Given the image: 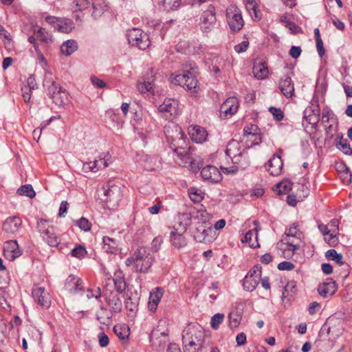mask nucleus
I'll return each instance as SVG.
<instances>
[{"mask_svg":"<svg viewBox=\"0 0 352 352\" xmlns=\"http://www.w3.org/2000/svg\"><path fill=\"white\" fill-rule=\"evenodd\" d=\"M93 12L92 16L97 19L100 17L107 9L105 0H92Z\"/></svg>","mask_w":352,"mask_h":352,"instance_id":"nucleus-30","label":"nucleus"},{"mask_svg":"<svg viewBox=\"0 0 352 352\" xmlns=\"http://www.w3.org/2000/svg\"><path fill=\"white\" fill-rule=\"evenodd\" d=\"M164 294V288L157 287L153 289L150 292L148 308L149 311L155 312L159 302Z\"/></svg>","mask_w":352,"mask_h":352,"instance_id":"nucleus-19","label":"nucleus"},{"mask_svg":"<svg viewBox=\"0 0 352 352\" xmlns=\"http://www.w3.org/2000/svg\"><path fill=\"white\" fill-rule=\"evenodd\" d=\"M96 161L98 162V164H101V168H104L111 163V155L109 153H103Z\"/></svg>","mask_w":352,"mask_h":352,"instance_id":"nucleus-53","label":"nucleus"},{"mask_svg":"<svg viewBox=\"0 0 352 352\" xmlns=\"http://www.w3.org/2000/svg\"><path fill=\"white\" fill-rule=\"evenodd\" d=\"M22 220L17 216H12L8 217L2 225V230L10 235L17 233L21 226Z\"/></svg>","mask_w":352,"mask_h":352,"instance_id":"nucleus-14","label":"nucleus"},{"mask_svg":"<svg viewBox=\"0 0 352 352\" xmlns=\"http://www.w3.org/2000/svg\"><path fill=\"white\" fill-rule=\"evenodd\" d=\"M113 283L115 289L118 293L122 294L125 291L126 283L125 282L124 276L121 275V273H120L119 275L116 276V277L113 278Z\"/></svg>","mask_w":352,"mask_h":352,"instance_id":"nucleus-45","label":"nucleus"},{"mask_svg":"<svg viewBox=\"0 0 352 352\" xmlns=\"http://www.w3.org/2000/svg\"><path fill=\"white\" fill-rule=\"evenodd\" d=\"M261 269L259 265H255L253 268L248 272L247 275H251V276L261 278L262 274Z\"/></svg>","mask_w":352,"mask_h":352,"instance_id":"nucleus-64","label":"nucleus"},{"mask_svg":"<svg viewBox=\"0 0 352 352\" xmlns=\"http://www.w3.org/2000/svg\"><path fill=\"white\" fill-rule=\"evenodd\" d=\"M177 102L171 99H166L158 107V110L161 113H164L166 119H172L177 115Z\"/></svg>","mask_w":352,"mask_h":352,"instance_id":"nucleus-16","label":"nucleus"},{"mask_svg":"<svg viewBox=\"0 0 352 352\" xmlns=\"http://www.w3.org/2000/svg\"><path fill=\"white\" fill-rule=\"evenodd\" d=\"M53 226H50L49 221L44 219H40L37 221V229L41 236L45 234Z\"/></svg>","mask_w":352,"mask_h":352,"instance_id":"nucleus-51","label":"nucleus"},{"mask_svg":"<svg viewBox=\"0 0 352 352\" xmlns=\"http://www.w3.org/2000/svg\"><path fill=\"white\" fill-rule=\"evenodd\" d=\"M153 80H144L143 82H140L138 85V90L142 93H146L153 89Z\"/></svg>","mask_w":352,"mask_h":352,"instance_id":"nucleus-57","label":"nucleus"},{"mask_svg":"<svg viewBox=\"0 0 352 352\" xmlns=\"http://www.w3.org/2000/svg\"><path fill=\"white\" fill-rule=\"evenodd\" d=\"M287 242L285 243L287 247L284 249L283 254L284 258H291L296 250H298L300 248L298 244H294V241H291L285 239Z\"/></svg>","mask_w":352,"mask_h":352,"instance_id":"nucleus-40","label":"nucleus"},{"mask_svg":"<svg viewBox=\"0 0 352 352\" xmlns=\"http://www.w3.org/2000/svg\"><path fill=\"white\" fill-rule=\"evenodd\" d=\"M228 25L233 31L240 30L243 25V19L241 11L236 7L229 8L226 13Z\"/></svg>","mask_w":352,"mask_h":352,"instance_id":"nucleus-8","label":"nucleus"},{"mask_svg":"<svg viewBox=\"0 0 352 352\" xmlns=\"http://www.w3.org/2000/svg\"><path fill=\"white\" fill-rule=\"evenodd\" d=\"M188 194L190 199L193 202H200L203 199V197L201 194L197 193V190L194 188H191L188 190Z\"/></svg>","mask_w":352,"mask_h":352,"instance_id":"nucleus-60","label":"nucleus"},{"mask_svg":"<svg viewBox=\"0 0 352 352\" xmlns=\"http://www.w3.org/2000/svg\"><path fill=\"white\" fill-rule=\"evenodd\" d=\"M54 104L58 106H63L68 102V94L62 87L54 94L51 98Z\"/></svg>","mask_w":352,"mask_h":352,"instance_id":"nucleus-31","label":"nucleus"},{"mask_svg":"<svg viewBox=\"0 0 352 352\" xmlns=\"http://www.w3.org/2000/svg\"><path fill=\"white\" fill-rule=\"evenodd\" d=\"M279 89L286 98H291L294 94V85L292 78L285 76L279 82Z\"/></svg>","mask_w":352,"mask_h":352,"instance_id":"nucleus-23","label":"nucleus"},{"mask_svg":"<svg viewBox=\"0 0 352 352\" xmlns=\"http://www.w3.org/2000/svg\"><path fill=\"white\" fill-rule=\"evenodd\" d=\"M32 297L38 305L48 308L51 305L50 294L45 290L44 287L36 286L32 292Z\"/></svg>","mask_w":352,"mask_h":352,"instance_id":"nucleus-11","label":"nucleus"},{"mask_svg":"<svg viewBox=\"0 0 352 352\" xmlns=\"http://www.w3.org/2000/svg\"><path fill=\"white\" fill-rule=\"evenodd\" d=\"M239 107V102L236 97L228 98L221 106L220 111L224 113L226 116H232Z\"/></svg>","mask_w":352,"mask_h":352,"instance_id":"nucleus-22","label":"nucleus"},{"mask_svg":"<svg viewBox=\"0 0 352 352\" xmlns=\"http://www.w3.org/2000/svg\"><path fill=\"white\" fill-rule=\"evenodd\" d=\"M320 109L318 102L308 107L304 111L302 124L307 126L309 124L316 127L320 120Z\"/></svg>","mask_w":352,"mask_h":352,"instance_id":"nucleus-7","label":"nucleus"},{"mask_svg":"<svg viewBox=\"0 0 352 352\" xmlns=\"http://www.w3.org/2000/svg\"><path fill=\"white\" fill-rule=\"evenodd\" d=\"M204 338V333L200 327H189L182 336L184 352L190 351L189 347L201 345Z\"/></svg>","mask_w":352,"mask_h":352,"instance_id":"nucleus-1","label":"nucleus"},{"mask_svg":"<svg viewBox=\"0 0 352 352\" xmlns=\"http://www.w3.org/2000/svg\"><path fill=\"white\" fill-rule=\"evenodd\" d=\"M336 290V283L330 278H327L326 280L320 284L318 287V294L324 298L333 295Z\"/></svg>","mask_w":352,"mask_h":352,"instance_id":"nucleus-21","label":"nucleus"},{"mask_svg":"<svg viewBox=\"0 0 352 352\" xmlns=\"http://www.w3.org/2000/svg\"><path fill=\"white\" fill-rule=\"evenodd\" d=\"M87 253L86 248L81 245L76 246L71 251L72 256L79 259L83 258Z\"/></svg>","mask_w":352,"mask_h":352,"instance_id":"nucleus-54","label":"nucleus"},{"mask_svg":"<svg viewBox=\"0 0 352 352\" xmlns=\"http://www.w3.org/2000/svg\"><path fill=\"white\" fill-rule=\"evenodd\" d=\"M260 279L259 278L251 276V275H246L243 282L244 289L248 292L254 291L258 285Z\"/></svg>","mask_w":352,"mask_h":352,"instance_id":"nucleus-37","label":"nucleus"},{"mask_svg":"<svg viewBox=\"0 0 352 352\" xmlns=\"http://www.w3.org/2000/svg\"><path fill=\"white\" fill-rule=\"evenodd\" d=\"M189 134L193 142L202 143L206 140L208 135L206 130L200 126H193L189 131Z\"/></svg>","mask_w":352,"mask_h":352,"instance_id":"nucleus-25","label":"nucleus"},{"mask_svg":"<svg viewBox=\"0 0 352 352\" xmlns=\"http://www.w3.org/2000/svg\"><path fill=\"white\" fill-rule=\"evenodd\" d=\"M17 193L20 195H25L30 198H33L36 195V192L34 190L32 185H30V184H25V185L21 186L17 190Z\"/></svg>","mask_w":352,"mask_h":352,"instance_id":"nucleus-46","label":"nucleus"},{"mask_svg":"<svg viewBox=\"0 0 352 352\" xmlns=\"http://www.w3.org/2000/svg\"><path fill=\"white\" fill-rule=\"evenodd\" d=\"M78 49V43L75 40L69 39L65 41L60 46V51L63 54L69 56Z\"/></svg>","mask_w":352,"mask_h":352,"instance_id":"nucleus-33","label":"nucleus"},{"mask_svg":"<svg viewBox=\"0 0 352 352\" xmlns=\"http://www.w3.org/2000/svg\"><path fill=\"white\" fill-rule=\"evenodd\" d=\"M106 302L111 307L112 313H119L122 311V300L117 295L110 294L106 297Z\"/></svg>","mask_w":352,"mask_h":352,"instance_id":"nucleus-27","label":"nucleus"},{"mask_svg":"<svg viewBox=\"0 0 352 352\" xmlns=\"http://www.w3.org/2000/svg\"><path fill=\"white\" fill-rule=\"evenodd\" d=\"M41 236L50 247H57L60 243V239L55 233L54 227L51 228L45 234H43Z\"/></svg>","mask_w":352,"mask_h":352,"instance_id":"nucleus-28","label":"nucleus"},{"mask_svg":"<svg viewBox=\"0 0 352 352\" xmlns=\"http://www.w3.org/2000/svg\"><path fill=\"white\" fill-rule=\"evenodd\" d=\"M340 140L336 146L344 154L347 155H352V148L346 139L342 138V135H339Z\"/></svg>","mask_w":352,"mask_h":352,"instance_id":"nucleus-44","label":"nucleus"},{"mask_svg":"<svg viewBox=\"0 0 352 352\" xmlns=\"http://www.w3.org/2000/svg\"><path fill=\"white\" fill-rule=\"evenodd\" d=\"M253 72L257 79H264L269 74L267 66L264 63L254 65L253 67Z\"/></svg>","mask_w":352,"mask_h":352,"instance_id":"nucleus-38","label":"nucleus"},{"mask_svg":"<svg viewBox=\"0 0 352 352\" xmlns=\"http://www.w3.org/2000/svg\"><path fill=\"white\" fill-rule=\"evenodd\" d=\"M253 140H254V138L250 137V135H243L242 141H244L245 149L250 148L252 146L258 145L261 142V138L258 142L256 140L255 141Z\"/></svg>","mask_w":352,"mask_h":352,"instance_id":"nucleus-56","label":"nucleus"},{"mask_svg":"<svg viewBox=\"0 0 352 352\" xmlns=\"http://www.w3.org/2000/svg\"><path fill=\"white\" fill-rule=\"evenodd\" d=\"M283 166V162L281 157L278 155H274L268 161L266 168L271 175L278 176L282 172Z\"/></svg>","mask_w":352,"mask_h":352,"instance_id":"nucleus-20","label":"nucleus"},{"mask_svg":"<svg viewBox=\"0 0 352 352\" xmlns=\"http://www.w3.org/2000/svg\"><path fill=\"white\" fill-rule=\"evenodd\" d=\"M183 72L189 73V74L197 75L198 74V67L194 61H186L183 65Z\"/></svg>","mask_w":352,"mask_h":352,"instance_id":"nucleus-49","label":"nucleus"},{"mask_svg":"<svg viewBox=\"0 0 352 352\" xmlns=\"http://www.w3.org/2000/svg\"><path fill=\"white\" fill-rule=\"evenodd\" d=\"M129 328L126 325H115L113 327V331L116 335L122 340H125L129 338Z\"/></svg>","mask_w":352,"mask_h":352,"instance_id":"nucleus-41","label":"nucleus"},{"mask_svg":"<svg viewBox=\"0 0 352 352\" xmlns=\"http://www.w3.org/2000/svg\"><path fill=\"white\" fill-rule=\"evenodd\" d=\"M52 74L48 73L45 74V80L43 82V87L46 90L47 95L51 98L55 93L61 88L60 85L56 83L52 78Z\"/></svg>","mask_w":352,"mask_h":352,"instance_id":"nucleus-26","label":"nucleus"},{"mask_svg":"<svg viewBox=\"0 0 352 352\" xmlns=\"http://www.w3.org/2000/svg\"><path fill=\"white\" fill-rule=\"evenodd\" d=\"M243 135H250V137L254 138L257 142L260 140L261 135L259 128L255 124L245 126L243 129ZM253 140L255 141V140Z\"/></svg>","mask_w":352,"mask_h":352,"instance_id":"nucleus-39","label":"nucleus"},{"mask_svg":"<svg viewBox=\"0 0 352 352\" xmlns=\"http://www.w3.org/2000/svg\"><path fill=\"white\" fill-rule=\"evenodd\" d=\"M22 251L19 249V244L16 240H9L4 243L3 255L6 259L13 261L19 257Z\"/></svg>","mask_w":352,"mask_h":352,"instance_id":"nucleus-12","label":"nucleus"},{"mask_svg":"<svg viewBox=\"0 0 352 352\" xmlns=\"http://www.w3.org/2000/svg\"><path fill=\"white\" fill-rule=\"evenodd\" d=\"M292 185L290 182H280L276 184V190L280 195L286 194L292 189Z\"/></svg>","mask_w":352,"mask_h":352,"instance_id":"nucleus-55","label":"nucleus"},{"mask_svg":"<svg viewBox=\"0 0 352 352\" xmlns=\"http://www.w3.org/2000/svg\"><path fill=\"white\" fill-rule=\"evenodd\" d=\"M298 225L293 223L289 228H286L285 235L286 237H296L298 232Z\"/></svg>","mask_w":352,"mask_h":352,"instance_id":"nucleus-61","label":"nucleus"},{"mask_svg":"<svg viewBox=\"0 0 352 352\" xmlns=\"http://www.w3.org/2000/svg\"><path fill=\"white\" fill-rule=\"evenodd\" d=\"M181 5V0H163L162 7L167 12L177 9Z\"/></svg>","mask_w":352,"mask_h":352,"instance_id":"nucleus-48","label":"nucleus"},{"mask_svg":"<svg viewBox=\"0 0 352 352\" xmlns=\"http://www.w3.org/2000/svg\"><path fill=\"white\" fill-rule=\"evenodd\" d=\"M225 316L223 314L217 313L215 314L211 318L210 320V326L213 329H218L220 324H221L223 321Z\"/></svg>","mask_w":352,"mask_h":352,"instance_id":"nucleus-52","label":"nucleus"},{"mask_svg":"<svg viewBox=\"0 0 352 352\" xmlns=\"http://www.w3.org/2000/svg\"><path fill=\"white\" fill-rule=\"evenodd\" d=\"M269 111L272 114L274 118L277 121H281L284 118V113L283 111L274 107H271L269 109Z\"/></svg>","mask_w":352,"mask_h":352,"instance_id":"nucleus-59","label":"nucleus"},{"mask_svg":"<svg viewBox=\"0 0 352 352\" xmlns=\"http://www.w3.org/2000/svg\"><path fill=\"white\" fill-rule=\"evenodd\" d=\"M104 194V201L107 202H113L117 204L122 198L121 188L111 182L102 187Z\"/></svg>","mask_w":352,"mask_h":352,"instance_id":"nucleus-9","label":"nucleus"},{"mask_svg":"<svg viewBox=\"0 0 352 352\" xmlns=\"http://www.w3.org/2000/svg\"><path fill=\"white\" fill-rule=\"evenodd\" d=\"M34 33L37 35L41 42L46 45H49L54 42V38L52 33L43 28H39L37 30L34 29Z\"/></svg>","mask_w":352,"mask_h":352,"instance_id":"nucleus-32","label":"nucleus"},{"mask_svg":"<svg viewBox=\"0 0 352 352\" xmlns=\"http://www.w3.org/2000/svg\"><path fill=\"white\" fill-rule=\"evenodd\" d=\"M150 342L155 350L163 349L168 342V331L161 332L158 328L153 329L150 334Z\"/></svg>","mask_w":352,"mask_h":352,"instance_id":"nucleus-10","label":"nucleus"},{"mask_svg":"<svg viewBox=\"0 0 352 352\" xmlns=\"http://www.w3.org/2000/svg\"><path fill=\"white\" fill-rule=\"evenodd\" d=\"M239 142L235 140H230L227 146L226 154L230 158L234 155L239 154Z\"/></svg>","mask_w":352,"mask_h":352,"instance_id":"nucleus-43","label":"nucleus"},{"mask_svg":"<svg viewBox=\"0 0 352 352\" xmlns=\"http://www.w3.org/2000/svg\"><path fill=\"white\" fill-rule=\"evenodd\" d=\"M74 28L72 20L69 19H61L56 26V30L62 33H69Z\"/></svg>","mask_w":352,"mask_h":352,"instance_id":"nucleus-35","label":"nucleus"},{"mask_svg":"<svg viewBox=\"0 0 352 352\" xmlns=\"http://www.w3.org/2000/svg\"><path fill=\"white\" fill-rule=\"evenodd\" d=\"M241 241L242 243H248L249 246L252 248L258 247L257 229L254 228L246 232L243 239H241Z\"/></svg>","mask_w":352,"mask_h":352,"instance_id":"nucleus-29","label":"nucleus"},{"mask_svg":"<svg viewBox=\"0 0 352 352\" xmlns=\"http://www.w3.org/2000/svg\"><path fill=\"white\" fill-rule=\"evenodd\" d=\"M76 225L84 231H89L91 229V223L85 217H81L76 221Z\"/></svg>","mask_w":352,"mask_h":352,"instance_id":"nucleus-58","label":"nucleus"},{"mask_svg":"<svg viewBox=\"0 0 352 352\" xmlns=\"http://www.w3.org/2000/svg\"><path fill=\"white\" fill-rule=\"evenodd\" d=\"M174 82L175 84L183 87L185 89L190 91L192 93L197 91L198 80L197 79V75L182 72L175 76Z\"/></svg>","mask_w":352,"mask_h":352,"instance_id":"nucleus-6","label":"nucleus"},{"mask_svg":"<svg viewBox=\"0 0 352 352\" xmlns=\"http://www.w3.org/2000/svg\"><path fill=\"white\" fill-rule=\"evenodd\" d=\"M184 234L179 232L178 229H174L170 232V242L175 248L179 250L187 245V240Z\"/></svg>","mask_w":352,"mask_h":352,"instance_id":"nucleus-24","label":"nucleus"},{"mask_svg":"<svg viewBox=\"0 0 352 352\" xmlns=\"http://www.w3.org/2000/svg\"><path fill=\"white\" fill-rule=\"evenodd\" d=\"M128 42L132 46H135L140 50H144L151 45L148 35L139 28H132L126 33Z\"/></svg>","mask_w":352,"mask_h":352,"instance_id":"nucleus-3","label":"nucleus"},{"mask_svg":"<svg viewBox=\"0 0 352 352\" xmlns=\"http://www.w3.org/2000/svg\"><path fill=\"white\" fill-rule=\"evenodd\" d=\"M201 176L204 180L210 183H218L222 179L221 172L214 166L208 165L201 170Z\"/></svg>","mask_w":352,"mask_h":352,"instance_id":"nucleus-13","label":"nucleus"},{"mask_svg":"<svg viewBox=\"0 0 352 352\" xmlns=\"http://www.w3.org/2000/svg\"><path fill=\"white\" fill-rule=\"evenodd\" d=\"M136 267L135 272L147 273L151 267L154 257L146 247H140L135 250Z\"/></svg>","mask_w":352,"mask_h":352,"instance_id":"nucleus-2","label":"nucleus"},{"mask_svg":"<svg viewBox=\"0 0 352 352\" xmlns=\"http://www.w3.org/2000/svg\"><path fill=\"white\" fill-rule=\"evenodd\" d=\"M214 233L209 223L206 221L198 223L193 233L195 240L199 243H208L214 240Z\"/></svg>","mask_w":352,"mask_h":352,"instance_id":"nucleus-4","label":"nucleus"},{"mask_svg":"<svg viewBox=\"0 0 352 352\" xmlns=\"http://www.w3.org/2000/svg\"><path fill=\"white\" fill-rule=\"evenodd\" d=\"M195 211L197 212H199V210H196L195 208H194L191 210L190 212L179 213L178 214L179 222L177 223V225L172 227V230H174V229H178V231L181 232V233H185L188 227L191 223V219L193 217V214Z\"/></svg>","mask_w":352,"mask_h":352,"instance_id":"nucleus-15","label":"nucleus"},{"mask_svg":"<svg viewBox=\"0 0 352 352\" xmlns=\"http://www.w3.org/2000/svg\"><path fill=\"white\" fill-rule=\"evenodd\" d=\"M230 159L232 160V163L237 164L238 166L235 170H230L228 168H225L224 169L227 173H235L239 168L245 169L250 164L246 149H243L242 151L239 152V154L231 157Z\"/></svg>","mask_w":352,"mask_h":352,"instance_id":"nucleus-18","label":"nucleus"},{"mask_svg":"<svg viewBox=\"0 0 352 352\" xmlns=\"http://www.w3.org/2000/svg\"><path fill=\"white\" fill-rule=\"evenodd\" d=\"M325 256L329 260L334 261L340 265L344 264V262L342 261V255L341 254H338L334 249L327 250L325 253Z\"/></svg>","mask_w":352,"mask_h":352,"instance_id":"nucleus-47","label":"nucleus"},{"mask_svg":"<svg viewBox=\"0 0 352 352\" xmlns=\"http://www.w3.org/2000/svg\"><path fill=\"white\" fill-rule=\"evenodd\" d=\"M163 242V239L161 236H157L155 237L151 243V250L153 252H157L160 248V245Z\"/></svg>","mask_w":352,"mask_h":352,"instance_id":"nucleus-63","label":"nucleus"},{"mask_svg":"<svg viewBox=\"0 0 352 352\" xmlns=\"http://www.w3.org/2000/svg\"><path fill=\"white\" fill-rule=\"evenodd\" d=\"M229 325L230 328H236L241 323L242 319V311L238 308L232 311L228 314Z\"/></svg>","mask_w":352,"mask_h":352,"instance_id":"nucleus-34","label":"nucleus"},{"mask_svg":"<svg viewBox=\"0 0 352 352\" xmlns=\"http://www.w3.org/2000/svg\"><path fill=\"white\" fill-rule=\"evenodd\" d=\"M217 23L215 8L213 5L208 6L206 10L204 11L200 17V28L201 31L208 34L215 27Z\"/></svg>","mask_w":352,"mask_h":352,"instance_id":"nucleus-5","label":"nucleus"},{"mask_svg":"<svg viewBox=\"0 0 352 352\" xmlns=\"http://www.w3.org/2000/svg\"><path fill=\"white\" fill-rule=\"evenodd\" d=\"M327 237L325 238V241L327 242L329 246L336 247L339 242L338 238L336 234L330 233L327 234Z\"/></svg>","mask_w":352,"mask_h":352,"instance_id":"nucleus-62","label":"nucleus"},{"mask_svg":"<svg viewBox=\"0 0 352 352\" xmlns=\"http://www.w3.org/2000/svg\"><path fill=\"white\" fill-rule=\"evenodd\" d=\"M82 289V281L80 278L73 274H70L65 280L64 289L69 294H77L79 292H81Z\"/></svg>","mask_w":352,"mask_h":352,"instance_id":"nucleus-17","label":"nucleus"},{"mask_svg":"<svg viewBox=\"0 0 352 352\" xmlns=\"http://www.w3.org/2000/svg\"><path fill=\"white\" fill-rule=\"evenodd\" d=\"M89 5L90 3L88 0H74L70 7L73 12H78L86 10Z\"/></svg>","mask_w":352,"mask_h":352,"instance_id":"nucleus-42","label":"nucleus"},{"mask_svg":"<svg viewBox=\"0 0 352 352\" xmlns=\"http://www.w3.org/2000/svg\"><path fill=\"white\" fill-rule=\"evenodd\" d=\"M100 168L101 164H98V162H97L96 160L84 163L82 166V170L85 173H88L90 171L97 172Z\"/></svg>","mask_w":352,"mask_h":352,"instance_id":"nucleus-50","label":"nucleus"},{"mask_svg":"<svg viewBox=\"0 0 352 352\" xmlns=\"http://www.w3.org/2000/svg\"><path fill=\"white\" fill-rule=\"evenodd\" d=\"M102 248L107 253H115L117 251L118 242L116 239L105 236L102 239Z\"/></svg>","mask_w":352,"mask_h":352,"instance_id":"nucleus-36","label":"nucleus"}]
</instances>
